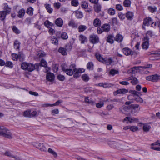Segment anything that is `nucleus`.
<instances>
[{
	"instance_id": "f257e3e1",
	"label": "nucleus",
	"mask_w": 160,
	"mask_h": 160,
	"mask_svg": "<svg viewBox=\"0 0 160 160\" xmlns=\"http://www.w3.org/2000/svg\"><path fill=\"white\" fill-rule=\"evenodd\" d=\"M39 65L38 63L33 64L32 63L24 62L21 65V68L25 70H27L31 72L39 67Z\"/></svg>"
},
{
	"instance_id": "f03ea898",
	"label": "nucleus",
	"mask_w": 160,
	"mask_h": 160,
	"mask_svg": "<svg viewBox=\"0 0 160 160\" xmlns=\"http://www.w3.org/2000/svg\"><path fill=\"white\" fill-rule=\"evenodd\" d=\"M96 57L99 61L107 65H110L112 62V60L111 58H103L98 53H97L95 55Z\"/></svg>"
},
{
	"instance_id": "7ed1b4c3",
	"label": "nucleus",
	"mask_w": 160,
	"mask_h": 160,
	"mask_svg": "<svg viewBox=\"0 0 160 160\" xmlns=\"http://www.w3.org/2000/svg\"><path fill=\"white\" fill-rule=\"evenodd\" d=\"M75 66L74 64H72L70 66L69 68H67L64 65L62 66V70L68 75L69 76H72L73 73V69L74 68Z\"/></svg>"
},
{
	"instance_id": "20e7f679",
	"label": "nucleus",
	"mask_w": 160,
	"mask_h": 160,
	"mask_svg": "<svg viewBox=\"0 0 160 160\" xmlns=\"http://www.w3.org/2000/svg\"><path fill=\"white\" fill-rule=\"evenodd\" d=\"M74 73L73 77L76 78H78L81 75V73L84 72L85 70L83 68L76 69L75 67L73 69Z\"/></svg>"
},
{
	"instance_id": "39448f33",
	"label": "nucleus",
	"mask_w": 160,
	"mask_h": 160,
	"mask_svg": "<svg viewBox=\"0 0 160 160\" xmlns=\"http://www.w3.org/2000/svg\"><path fill=\"white\" fill-rule=\"evenodd\" d=\"M146 79L147 80L151 81L153 82H156L160 79V76L157 74H155L147 76L146 77Z\"/></svg>"
},
{
	"instance_id": "423d86ee",
	"label": "nucleus",
	"mask_w": 160,
	"mask_h": 160,
	"mask_svg": "<svg viewBox=\"0 0 160 160\" xmlns=\"http://www.w3.org/2000/svg\"><path fill=\"white\" fill-rule=\"evenodd\" d=\"M131 111L132 113H138L140 109L139 105L137 104H132L131 105Z\"/></svg>"
},
{
	"instance_id": "0eeeda50",
	"label": "nucleus",
	"mask_w": 160,
	"mask_h": 160,
	"mask_svg": "<svg viewBox=\"0 0 160 160\" xmlns=\"http://www.w3.org/2000/svg\"><path fill=\"white\" fill-rule=\"evenodd\" d=\"M89 41L92 43L95 44L99 42V39L97 35L93 34L90 35Z\"/></svg>"
},
{
	"instance_id": "6e6552de",
	"label": "nucleus",
	"mask_w": 160,
	"mask_h": 160,
	"mask_svg": "<svg viewBox=\"0 0 160 160\" xmlns=\"http://www.w3.org/2000/svg\"><path fill=\"white\" fill-rule=\"evenodd\" d=\"M149 38L147 37H144L143 39V42L142 44V46L143 49H147L149 46Z\"/></svg>"
},
{
	"instance_id": "1a4fd4ad",
	"label": "nucleus",
	"mask_w": 160,
	"mask_h": 160,
	"mask_svg": "<svg viewBox=\"0 0 160 160\" xmlns=\"http://www.w3.org/2000/svg\"><path fill=\"white\" fill-rule=\"evenodd\" d=\"M34 146L42 151L45 152L47 151L46 148L44 146L43 143L36 142L34 143Z\"/></svg>"
},
{
	"instance_id": "9d476101",
	"label": "nucleus",
	"mask_w": 160,
	"mask_h": 160,
	"mask_svg": "<svg viewBox=\"0 0 160 160\" xmlns=\"http://www.w3.org/2000/svg\"><path fill=\"white\" fill-rule=\"evenodd\" d=\"M109 145L112 147L113 148H116L118 149H121V148L119 146H117L116 145H120L121 146V144L120 143L113 141H110L108 143Z\"/></svg>"
},
{
	"instance_id": "9b49d317",
	"label": "nucleus",
	"mask_w": 160,
	"mask_h": 160,
	"mask_svg": "<svg viewBox=\"0 0 160 160\" xmlns=\"http://www.w3.org/2000/svg\"><path fill=\"white\" fill-rule=\"evenodd\" d=\"M3 136L9 139H12L13 138L12 133L7 128L5 132L4 133Z\"/></svg>"
},
{
	"instance_id": "f8f14e48",
	"label": "nucleus",
	"mask_w": 160,
	"mask_h": 160,
	"mask_svg": "<svg viewBox=\"0 0 160 160\" xmlns=\"http://www.w3.org/2000/svg\"><path fill=\"white\" fill-rule=\"evenodd\" d=\"M142 68V66L134 67L131 68L130 69L128 70L127 71V72L128 73H137L138 71L139 70Z\"/></svg>"
},
{
	"instance_id": "ddd939ff",
	"label": "nucleus",
	"mask_w": 160,
	"mask_h": 160,
	"mask_svg": "<svg viewBox=\"0 0 160 160\" xmlns=\"http://www.w3.org/2000/svg\"><path fill=\"white\" fill-rule=\"evenodd\" d=\"M46 79L48 81L52 82L54 81L55 76L54 74L51 72L47 73L46 77Z\"/></svg>"
},
{
	"instance_id": "4468645a",
	"label": "nucleus",
	"mask_w": 160,
	"mask_h": 160,
	"mask_svg": "<svg viewBox=\"0 0 160 160\" xmlns=\"http://www.w3.org/2000/svg\"><path fill=\"white\" fill-rule=\"evenodd\" d=\"M126 79L131 80V83L133 85H136L138 83V79L136 77L133 76L127 78Z\"/></svg>"
},
{
	"instance_id": "2eb2a0df",
	"label": "nucleus",
	"mask_w": 160,
	"mask_h": 160,
	"mask_svg": "<svg viewBox=\"0 0 160 160\" xmlns=\"http://www.w3.org/2000/svg\"><path fill=\"white\" fill-rule=\"evenodd\" d=\"M152 22V20L151 18H146L143 21V24L145 26H148Z\"/></svg>"
},
{
	"instance_id": "dca6fc26",
	"label": "nucleus",
	"mask_w": 160,
	"mask_h": 160,
	"mask_svg": "<svg viewBox=\"0 0 160 160\" xmlns=\"http://www.w3.org/2000/svg\"><path fill=\"white\" fill-rule=\"evenodd\" d=\"M55 23L57 26L61 27L63 25V21L61 18H59L55 20Z\"/></svg>"
},
{
	"instance_id": "f3484780",
	"label": "nucleus",
	"mask_w": 160,
	"mask_h": 160,
	"mask_svg": "<svg viewBox=\"0 0 160 160\" xmlns=\"http://www.w3.org/2000/svg\"><path fill=\"white\" fill-rule=\"evenodd\" d=\"M123 52L124 54L127 56L129 55L132 54V50L128 48H125L123 49Z\"/></svg>"
},
{
	"instance_id": "a211bd4d",
	"label": "nucleus",
	"mask_w": 160,
	"mask_h": 160,
	"mask_svg": "<svg viewBox=\"0 0 160 160\" xmlns=\"http://www.w3.org/2000/svg\"><path fill=\"white\" fill-rule=\"evenodd\" d=\"M101 21L98 18H97L94 20L93 24L95 27H99L101 25Z\"/></svg>"
},
{
	"instance_id": "6ab92c4d",
	"label": "nucleus",
	"mask_w": 160,
	"mask_h": 160,
	"mask_svg": "<svg viewBox=\"0 0 160 160\" xmlns=\"http://www.w3.org/2000/svg\"><path fill=\"white\" fill-rule=\"evenodd\" d=\"M128 92V90L125 89H120L116 91L114 93L115 95H116L118 94H124L127 93Z\"/></svg>"
},
{
	"instance_id": "aec40b11",
	"label": "nucleus",
	"mask_w": 160,
	"mask_h": 160,
	"mask_svg": "<svg viewBox=\"0 0 160 160\" xmlns=\"http://www.w3.org/2000/svg\"><path fill=\"white\" fill-rule=\"evenodd\" d=\"M3 8L5 10L4 11L7 13H9L11 12V8L9 7L8 5L6 3L3 4Z\"/></svg>"
},
{
	"instance_id": "412c9836",
	"label": "nucleus",
	"mask_w": 160,
	"mask_h": 160,
	"mask_svg": "<svg viewBox=\"0 0 160 160\" xmlns=\"http://www.w3.org/2000/svg\"><path fill=\"white\" fill-rule=\"evenodd\" d=\"M133 16V13L132 12H128L126 14V17L128 20H132Z\"/></svg>"
},
{
	"instance_id": "4be33fe9",
	"label": "nucleus",
	"mask_w": 160,
	"mask_h": 160,
	"mask_svg": "<svg viewBox=\"0 0 160 160\" xmlns=\"http://www.w3.org/2000/svg\"><path fill=\"white\" fill-rule=\"evenodd\" d=\"M79 40L81 41V43H84L87 41V38L86 37L83 35H80L79 36Z\"/></svg>"
},
{
	"instance_id": "5701e85b",
	"label": "nucleus",
	"mask_w": 160,
	"mask_h": 160,
	"mask_svg": "<svg viewBox=\"0 0 160 160\" xmlns=\"http://www.w3.org/2000/svg\"><path fill=\"white\" fill-rule=\"evenodd\" d=\"M114 39L116 41L118 42H121L122 41L123 37L121 35L118 34L116 35Z\"/></svg>"
},
{
	"instance_id": "b1692460",
	"label": "nucleus",
	"mask_w": 160,
	"mask_h": 160,
	"mask_svg": "<svg viewBox=\"0 0 160 160\" xmlns=\"http://www.w3.org/2000/svg\"><path fill=\"white\" fill-rule=\"evenodd\" d=\"M58 51L62 55H66L67 54L66 49L64 48H60L58 50Z\"/></svg>"
},
{
	"instance_id": "393cba45",
	"label": "nucleus",
	"mask_w": 160,
	"mask_h": 160,
	"mask_svg": "<svg viewBox=\"0 0 160 160\" xmlns=\"http://www.w3.org/2000/svg\"><path fill=\"white\" fill-rule=\"evenodd\" d=\"M102 28L104 31L105 32H108L110 29V25L108 24H104L102 26Z\"/></svg>"
},
{
	"instance_id": "a878e982",
	"label": "nucleus",
	"mask_w": 160,
	"mask_h": 160,
	"mask_svg": "<svg viewBox=\"0 0 160 160\" xmlns=\"http://www.w3.org/2000/svg\"><path fill=\"white\" fill-rule=\"evenodd\" d=\"M25 12V10L23 9H20L18 12V17L20 18H22L24 15Z\"/></svg>"
},
{
	"instance_id": "bb28decb",
	"label": "nucleus",
	"mask_w": 160,
	"mask_h": 160,
	"mask_svg": "<svg viewBox=\"0 0 160 160\" xmlns=\"http://www.w3.org/2000/svg\"><path fill=\"white\" fill-rule=\"evenodd\" d=\"M101 6L99 4H95L94 6V11L97 13H99L101 10Z\"/></svg>"
},
{
	"instance_id": "cd10ccee",
	"label": "nucleus",
	"mask_w": 160,
	"mask_h": 160,
	"mask_svg": "<svg viewBox=\"0 0 160 160\" xmlns=\"http://www.w3.org/2000/svg\"><path fill=\"white\" fill-rule=\"evenodd\" d=\"M85 102L86 103L90 104L92 105H94L95 104L94 101L92 100L91 99H88V97H85Z\"/></svg>"
},
{
	"instance_id": "c85d7f7f",
	"label": "nucleus",
	"mask_w": 160,
	"mask_h": 160,
	"mask_svg": "<svg viewBox=\"0 0 160 160\" xmlns=\"http://www.w3.org/2000/svg\"><path fill=\"white\" fill-rule=\"evenodd\" d=\"M7 14H8L7 12H5L4 11H0V19L1 20H4Z\"/></svg>"
},
{
	"instance_id": "c756f323",
	"label": "nucleus",
	"mask_w": 160,
	"mask_h": 160,
	"mask_svg": "<svg viewBox=\"0 0 160 160\" xmlns=\"http://www.w3.org/2000/svg\"><path fill=\"white\" fill-rule=\"evenodd\" d=\"M44 25L47 28H49L53 25V24L49 22L48 20H47L44 22Z\"/></svg>"
},
{
	"instance_id": "7c9ffc66",
	"label": "nucleus",
	"mask_w": 160,
	"mask_h": 160,
	"mask_svg": "<svg viewBox=\"0 0 160 160\" xmlns=\"http://www.w3.org/2000/svg\"><path fill=\"white\" fill-rule=\"evenodd\" d=\"M87 27L85 25H80L78 28V32H83L87 29Z\"/></svg>"
},
{
	"instance_id": "2f4dec72",
	"label": "nucleus",
	"mask_w": 160,
	"mask_h": 160,
	"mask_svg": "<svg viewBox=\"0 0 160 160\" xmlns=\"http://www.w3.org/2000/svg\"><path fill=\"white\" fill-rule=\"evenodd\" d=\"M151 128V126L150 125L147 124H144L143 126V129L144 131L147 132H148L150 128Z\"/></svg>"
},
{
	"instance_id": "473e14b6",
	"label": "nucleus",
	"mask_w": 160,
	"mask_h": 160,
	"mask_svg": "<svg viewBox=\"0 0 160 160\" xmlns=\"http://www.w3.org/2000/svg\"><path fill=\"white\" fill-rule=\"evenodd\" d=\"M137 119L135 118H131L130 117H126L123 120V122L126 121H128L130 122H132L134 121H136Z\"/></svg>"
},
{
	"instance_id": "72a5a7b5",
	"label": "nucleus",
	"mask_w": 160,
	"mask_h": 160,
	"mask_svg": "<svg viewBox=\"0 0 160 160\" xmlns=\"http://www.w3.org/2000/svg\"><path fill=\"white\" fill-rule=\"evenodd\" d=\"M75 13L76 17L78 18H81L83 17V14L80 11H77Z\"/></svg>"
},
{
	"instance_id": "f704fd0d",
	"label": "nucleus",
	"mask_w": 160,
	"mask_h": 160,
	"mask_svg": "<svg viewBox=\"0 0 160 160\" xmlns=\"http://www.w3.org/2000/svg\"><path fill=\"white\" fill-rule=\"evenodd\" d=\"M6 128L3 126H0V135L3 136L6 130Z\"/></svg>"
},
{
	"instance_id": "c9c22d12",
	"label": "nucleus",
	"mask_w": 160,
	"mask_h": 160,
	"mask_svg": "<svg viewBox=\"0 0 160 160\" xmlns=\"http://www.w3.org/2000/svg\"><path fill=\"white\" fill-rule=\"evenodd\" d=\"M68 25L69 26L72 28L77 27L78 25L74 21H71L69 22Z\"/></svg>"
},
{
	"instance_id": "e433bc0d",
	"label": "nucleus",
	"mask_w": 160,
	"mask_h": 160,
	"mask_svg": "<svg viewBox=\"0 0 160 160\" xmlns=\"http://www.w3.org/2000/svg\"><path fill=\"white\" fill-rule=\"evenodd\" d=\"M82 79L85 82H88L89 79V78L87 74H83L81 77Z\"/></svg>"
},
{
	"instance_id": "4c0bfd02",
	"label": "nucleus",
	"mask_w": 160,
	"mask_h": 160,
	"mask_svg": "<svg viewBox=\"0 0 160 160\" xmlns=\"http://www.w3.org/2000/svg\"><path fill=\"white\" fill-rule=\"evenodd\" d=\"M124 6L125 7H129L131 5V2L130 0H125L123 2Z\"/></svg>"
},
{
	"instance_id": "58836bf2",
	"label": "nucleus",
	"mask_w": 160,
	"mask_h": 160,
	"mask_svg": "<svg viewBox=\"0 0 160 160\" xmlns=\"http://www.w3.org/2000/svg\"><path fill=\"white\" fill-rule=\"evenodd\" d=\"M113 38V36L112 35L109 36L107 38V42L111 44L113 43L114 42Z\"/></svg>"
},
{
	"instance_id": "ea45409f",
	"label": "nucleus",
	"mask_w": 160,
	"mask_h": 160,
	"mask_svg": "<svg viewBox=\"0 0 160 160\" xmlns=\"http://www.w3.org/2000/svg\"><path fill=\"white\" fill-rule=\"evenodd\" d=\"M20 44V43L18 41L15 40L14 43V48L16 49H18L19 48Z\"/></svg>"
},
{
	"instance_id": "a19ab883",
	"label": "nucleus",
	"mask_w": 160,
	"mask_h": 160,
	"mask_svg": "<svg viewBox=\"0 0 160 160\" xmlns=\"http://www.w3.org/2000/svg\"><path fill=\"white\" fill-rule=\"evenodd\" d=\"M96 107L98 108H100L104 106V101H100L99 102L96 104Z\"/></svg>"
},
{
	"instance_id": "79ce46f5",
	"label": "nucleus",
	"mask_w": 160,
	"mask_h": 160,
	"mask_svg": "<svg viewBox=\"0 0 160 160\" xmlns=\"http://www.w3.org/2000/svg\"><path fill=\"white\" fill-rule=\"evenodd\" d=\"M12 29L13 31L16 34H18L20 33V30L16 27V26H14L12 27Z\"/></svg>"
},
{
	"instance_id": "37998d69",
	"label": "nucleus",
	"mask_w": 160,
	"mask_h": 160,
	"mask_svg": "<svg viewBox=\"0 0 160 160\" xmlns=\"http://www.w3.org/2000/svg\"><path fill=\"white\" fill-rule=\"evenodd\" d=\"M30 110H28L25 111L23 114V115L26 117H30Z\"/></svg>"
},
{
	"instance_id": "c03bdc74",
	"label": "nucleus",
	"mask_w": 160,
	"mask_h": 160,
	"mask_svg": "<svg viewBox=\"0 0 160 160\" xmlns=\"http://www.w3.org/2000/svg\"><path fill=\"white\" fill-rule=\"evenodd\" d=\"M87 67L89 70H92L93 68V64L92 62H89L87 64Z\"/></svg>"
},
{
	"instance_id": "a18cd8bd",
	"label": "nucleus",
	"mask_w": 160,
	"mask_h": 160,
	"mask_svg": "<svg viewBox=\"0 0 160 160\" xmlns=\"http://www.w3.org/2000/svg\"><path fill=\"white\" fill-rule=\"evenodd\" d=\"M45 7L48 12L50 13H52L53 9L51 8L50 5L49 4L46 5Z\"/></svg>"
},
{
	"instance_id": "49530a36",
	"label": "nucleus",
	"mask_w": 160,
	"mask_h": 160,
	"mask_svg": "<svg viewBox=\"0 0 160 160\" xmlns=\"http://www.w3.org/2000/svg\"><path fill=\"white\" fill-rule=\"evenodd\" d=\"M57 78L59 80L62 81L65 79V77L63 75L61 74H59L57 76Z\"/></svg>"
},
{
	"instance_id": "de8ad7c7",
	"label": "nucleus",
	"mask_w": 160,
	"mask_h": 160,
	"mask_svg": "<svg viewBox=\"0 0 160 160\" xmlns=\"http://www.w3.org/2000/svg\"><path fill=\"white\" fill-rule=\"evenodd\" d=\"M48 151L49 153L53 155L55 157H57V155L56 152H54L52 149L49 148L48 150Z\"/></svg>"
},
{
	"instance_id": "09e8293b",
	"label": "nucleus",
	"mask_w": 160,
	"mask_h": 160,
	"mask_svg": "<svg viewBox=\"0 0 160 160\" xmlns=\"http://www.w3.org/2000/svg\"><path fill=\"white\" fill-rule=\"evenodd\" d=\"M148 9L152 13L155 12L156 11V8L155 7L149 6Z\"/></svg>"
},
{
	"instance_id": "8fccbe9b",
	"label": "nucleus",
	"mask_w": 160,
	"mask_h": 160,
	"mask_svg": "<svg viewBox=\"0 0 160 160\" xmlns=\"http://www.w3.org/2000/svg\"><path fill=\"white\" fill-rule=\"evenodd\" d=\"M52 42L56 45H57L58 44V41L56 38L53 37L51 39Z\"/></svg>"
},
{
	"instance_id": "3c124183",
	"label": "nucleus",
	"mask_w": 160,
	"mask_h": 160,
	"mask_svg": "<svg viewBox=\"0 0 160 160\" xmlns=\"http://www.w3.org/2000/svg\"><path fill=\"white\" fill-rule=\"evenodd\" d=\"M33 8L30 7L28 8L27 9V12L30 15H32L33 14Z\"/></svg>"
},
{
	"instance_id": "603ef678",
	"label": "nucleus",
	"mask_w": 160,
	"mask_h": 160,
	"mask_svg": "<svg viewBox=\"0 0 160 160\" xmlns=\"http://www.w3.org/2000/svg\"><path fill=\"white\" fill-rule=\"evenodd\" d=\"M78 0H72L71 4L72 6L77 7L78 5Z\"/></svg>"
},
{
	"instance_id": "864d4df0",
	"label": "nucleus",
	"mask_w": 160,
	"mask_h": 160,
	"mask_svg": "<svg viewBox=\"0 0 160 160\" xmlns=\"http://www.w3.org/2000/svg\"><path fill=\"white\" fill-rule=\"evenodd\" d=\"M42 66L46 67L47 66V63L43 59H42L40 64Z\"/></svg>"
},
{
	"instance_id": "5fc2aeb1",
	"label": "nucleus",
	"mask_w": 160,
	"mask_h": 160,
	"mask_svg": "<svg viewBox=\"0 0 160 160\" xmlns=\"http://www.w3.org/2000/svg\"><path fill=\"white\" fill-rule=\"evenodd\" d=\"M88 3L86 2H82L81 3V6L83 8H87L88 7Z\"/></svg>"
},
{
	"instance_id": "6e6d98bb",
	"label": "nucleus",
	"mask_w": 160,
	"mask_h": 160,
	"mask_svg": "<svg viewBox=\"0 0 160 160\" xmlns=\"http://www.w3.org/2000/svg\"><path fill=\"white\" fill-rule=\"evenodd\" d=\"M130 129L132 132H135L138 130V128L136 126H132L130 127Z\"/></svg>"
},
{
	"instance_id": "4d7b16f0",
	"label": "nucleus",
	"mask_w": 160,
	"mask_h": 160,
	"mask_svg": "<svg viewBox=\"0 0 160 160\" xmlns=\"http://www.w3.org/2000/svg\"><path fill=\"white\" fill-rule=\"evenodd\" d=\"M123 109L125 112H128L129 110H131V105L127 106H123Z\"/></svg>"
},
{
	"instance_id": "13d9d810",
	"label": "nucleus",
	"mask_w": 160,
	"mask_h": 160,
	"mask_svg": "<svg viewBox=\"0 0 160 160\" xmlns=\"http://www.w3.org/2000/svg\"><path fill=\"white\" fill-rule=\"evenodd\" d=\"M109 73L111 75L113 76L115 74L118 73V71L116 70L112 69L110 71Z\"/></svg>"
},
{
	"instance_id": "bf43d9fd",
	"label": "nucleus",
	"mask_w": 160,
	"mask_h": 160,
	"mask_svg": "<svg viewBox=\"0 0 160 160\" xmlns=\"http://www.w3.org/2000/svg\"><path fill=\"white\" fill-rule=\"evenodd\" d=\"M24 58V55L22 53H19L18 55V60L19 59L20 61H22Z\"/></svg>"
},
{
	"instance_id": "052dcab7",
	"label": "nucleus",
	"mask_w": 160,
	"mask_h": 160,
	"mask_svg": "<svg viewBox=\"0 0 160 160\" xmlns=\"http://www.w3.org/2000/svg\"><path fill=\"white\" fill-rule=\"evenodd\" d=\"M135 100L138 102L140 103H142L143 101V99L138 95L137 96Z\"/></svg>"
},
{
	"instance_id": "680f3d73",
	"label": "nucleus",
	"mask_w": 160,
	"mask_h": 160,
	"mask_svg": "<svg viewBox=\"0 0 160 160\" xmlns=\"http://www.w3.org/2000/svg\"><path fill=\"white\" fill-rule=\"evenodd\" d=\"M115 10L113 9L110 8L108 10V13L111 15H114L115 13Z\"/></svg>"
},
{
	"instance_id": "e2e57ef3",
	"label": "nucleus",
	"mask_w": 160,
	"mask_h": 160,
	"mask_svg": "<svg viewBox=\"0 0 160 160\" xmlns=\"http://www.w3.org/2000/svg\"><path fill=\"white\" fill-rule=\"evenodd\" d=\"M12 58L14 60H18V55L15 53H13L12 54Z\"/></svg>"
},
{
	"instance_id": "0e129e2a",
	"label": "nucleus",
	"mask_w": 160,
	"mask_h": 160,
	"mask_svg": "<svg viewBox=\"0 0 160 160\" xmlns=\"http://www.w3.org/2000/svg\"><path fill=\"white\" fill-rule=\"evenodd\" d=\"M61 37L63 39H66L68 38V36L66 33L63 32L61 35Z\"/></svg>"
},
{
	"instance_id": "69168bd1",
	"label": "nucleus",
	"mask_w": 160,
	"mask_h": 160,
	"mask_svg": "<svg viewBox=\"0 0 160 160\" xmlns=\"http://www.w3.org/2000/svg\"><path fill=\"white\" fill-rule=\"evenodd\" d=\"M116 8L119 11H121L123 10V8L122 5L118 4L116 5Z\"/></svg>"
},
{
	"instance_id": "338daca9",
	"label": "nucleus",
	"mask_w": 160,
	"mask_h": 160,
	"mask_svg": "<svg viewBox=\"0 0 160 160\" xmlns=\"http://www.w3.org/2000/svg\"><path fill=\"white\" fill-rule=\"evenodd\" d=\"M45 56V53H42L41 52H38L37 55L38 57L39 58L44 57Z\"/></svg>"
},
{
	"instance_id": "774afa93",
	"label": "nucleus",
	"mask_w": 160,
	"mask_h": 160,
	"mask_svg": "<svg viewBox=\"0 0 160 160\" xmlns=\"http://www.w3.org/2000/svg\"><path fill=\"white\" fill-rule=\"evenodd\" d=\"M12 158L15 159V160H22V158L20 156L13 155L12 156Z\"/></svg>"
}]
</instances>
